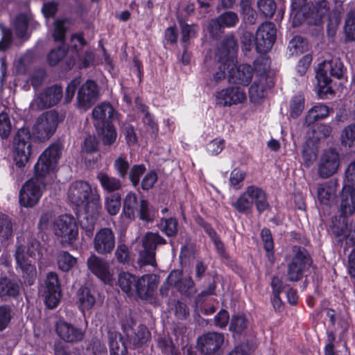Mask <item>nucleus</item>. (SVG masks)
Here are the masks:
<instances>
[{
	"instance_id": "1",
	"label": "nucleus",
	"mask_w": 355,
	"mask_h": 355,
	"mask_svg": "<svg viewBox=\"0 0 355 355\" xmlns=\"http://www.w3.org/2000/svg\"><path fill=\"white\" fill-rule=\"evenodd\" d=\"M61 156L57 144L50 145L39 157L35 165V177L26 181L19 195V202L24 207H33L40 201L45 189L44 178L53 173Z\"/></svg>"
},
{
	"instance_id": "2",
	"label": "nucleus",
	"mask_w": 355,
	"mask_h": 355,
	"mask_svg": "<svg viewBox=\"0 0 355 355\" xmlns=\"http://www.w3.org/2000/svg\"><path fill=\"white\" fill-rule=\"evenodd\" d=\"M67 198L76 206L84 207V214L80 220V227L85 235L91 238L101 211V197L97 189H92L87 182L75 181L69 187Z\"/></svg>"
},
{
	"instance_id": "3",
	"label": "nucleus",
	"mask_w": 355,
	"mask_h": 355,
	"mask_svg": "<svg viewBox=\"0 0 355 355\" xmlns=\"http://www.w3.org/2000/svg\"><path fill=\"white\" fill-rule=\"evenodd\" d=\"M40 243L30 234H24L17 239L15 259L16 269L19 270L24 283L33 285L37 278L35 259L40 254Z\"/></svg>"
},
{
	"instance_id": "4",
	"label": "nucleus",
	"mask_w": 355,
	"mask_h": 355,
	"mask_svg": "<svg viewBox=\"0 0 355 355\" xmlns=\"http://www.w3.org/2000/svg\"><path fill=\"white\" fill-rule=\"evenodd\" d=\"M238 51L237 41L232 35H227L219 44L216 51V58L220 63L218 71L214 75V80L218 83L226 76L227 70L229 73L233 64V57Z\"/></svg>"
},
{
	"instance_id": "5",
	"label": "nucleus",
	"mask_w": 355,
	"mask_h": 355,
	"mask_svg": "<svg viewBox=\"0 0 355 355\" xmlns=\"http://www.w3.org/2000/svg\"><path fill=\"white\" fill-rule=\"evenodd\" d=\"M63 119V115L54 110L42 113L33 126V136L40 141L49 140L55 133L58 123Z\"/></svg>"
},
{
	"instance_id": "6",
	"label": "nucleus",
	"mask_w": 355,
	"mask_h": 355,
	"mask_svg": "<svg viewBox=\"0 0 355 355\" xmlns=\"http://www.w3.org/2000/svg\"><path fill=\"white\" fill-rule=\"evenodd\" d=\"M344 74V66L339 58H332L330 60H324L318 66L316 78L320 86V92L331 93L332 89L328 85L331 78L340 79Z\"/></svg>"
},
{
	"instance_id": "7",
	"label": "nucleus",
	"mask_w": 355,
	"mask_h": 355,
	"mask_svg": "<svg viewBox=\"0 0 355 355\" xmlns=\"http://www.w3.org/2000/svg\"><path fill=\"white\" fill-rule=\"evenodd\" d=\"M293 257L288 264L287 279L290 282H298L302 279L304 272L309 269L312 260L308 251L302 247H293Z\"/></svg>"
},
{
	"instance_id": "8",
	"label": "nucleus",
	"mask_w": 355,
	"mask_h": 355,
	"mask_svg": "<svg viewBox=\"0 0 355 355\" xmlns=\"http://www.w3.org/2000/svg\"><path fill=\"white\" fill-rule=\"evenodd\" d=\"M13 159L17 166L24 167L29 160L31 153L30 131L21 128L17 132L13 143Z\"/></svg>"
},
{
	"instance_id": "9",
	"label": "nucleus",
	"mask_w": 355,
	"mask_h": 355,
	"mask_svg": "<svg viewBox=\"0 0 355 355\" xmlns=\"http://www.w3.org/2000/svg\"><path fill=\"white\" fill-rule=\"evenodd\" d=\"M63 97L61 86L53 85L46 87L41 92L36 93L30 104L33 110H42L56 105Z\"/></svg>"
},
{
	"instance_id": "10",
	"label": "nucleus",
	"mask_w": 355,
	"mask_h": 355,
	"mask_svg": "<svg viewBox=\"0 0 355 355\" xmlns=\"http://www.w3.org/2000/svg\"><path fill=\"white\" fill-rule=\"evenodd\" d=\"M53 231L55 234L61 239L62 243H73L78 234L76 218L70 214L60 216L53 222Z\"/></svg>"
},
{
	"instance_id": "11",
	"label": "nucleus",
	"mask_w": 355,
	"mask_h": 355,
	"mask_svg": "<svg viewBox=\"0 0 355 355\" xmlns=\"http://www.w3.org/2000/svg\"><path fill=\"white\" fill-rule=\"evenodd\" d=\"M276 34L275 25L272 22L262 23L259 26L254 37L257 51L260 53L269 51L276 40Z\"/></svg>"
},
{
	"instance_id": "12",
	"label": "nucleus",
	"mask_w": 355,
	"mask_h": 355,
	"mask_svg": "<svg viewBox=\"0 0 355 355\" xmlns=\"http://www.w3.org/2000/svg\"><path fill=\"white\" fill-rule=\"evenodd\" d=\"M164 243V239L158 234L147 233L143 239V249L139 251V262L141 265L155 266L156 247Z\"/></svg>"
},
{
	"instance_id": "13",
	"label": "nucleus",
	"mask_w": 355,
	"mask_h": 355,
	"mask_svg": "<svg viewBox=\"0 0 355 355\" xmlns=\"http://www.w3.org/2000/svg\"><path fill=\"white\" fill-rule=\"evenodd\" d=\"M99 95L97 84L91 80H87L78 90L77 107L86 111L98 100Z\"/></svg>"
},
{
	"instance_id": "14",
	"label": "nucleus",
	"mask_w": 355,
	"mask_h": 355,
	"mask_svg": "<svg viewBox=\"0 0 355 355\" xmlns=\"http://www.w3.org/2000/svg\"><path fill=\"white\" fill-rule=\"evenodd\" d=\"M340 163L338 153L333 148L324 151L318 164V172L322 178H328L335 174Z\"/></svg>"
},
{
	"instance_id": "15",
	"label": "nucleus",
	"mask_w": 355,
	"mask_h": 355,
	"mask_svg": "<svg viewBox=\"0 0 355 355\" xmlns=\"http://www.w3.org/2000/svg\"><path fill=\"white\" fill-rule=\"evenodd\" d=\"M329 10V3L326 0L317 2L311 10L307 17V24L310 26L309 31L313 35H320L323 30V17Z\"/></svg>"
},
{
	"instance_id": "16",
	"label": "nucleus",
	"mask_w": 355,
	"mask_h": 355,
	"mask_svg": "<svg viewBox=\"0 0 355 355\" xmlns=\"http://www.w3.org/2000/svg\"><path fill=\"white\" fill-rule=\"evenodd\" d=\"M115 245V236L113 231L107 227L100 229L94 239V248L100 254L110 253Z\"/></svg>"
},
{
	"instance_id": "17",
	"label": "nucleus",
	"mask_w": 355,
	"mask_h": 355,
	"mask_svg": "<svg viewBox=\"0 0 355 355\" xmlns=\"http://www.w3.org/2000/svg\"><path fill=\"white\" fill-rule=\"evenodd\" d=\"M55 331L60 339L70 343L81 341L84 337L82 329L63 320L56 322Z\"/></svg>"
},
{
	"instance_id": "18",
	"label": "nucleus",
	"mask_w": 355,
	"mask_h": 355,
	"mask_svg": "<svg viewBox=\"0 0 355 355\" xmlns=\"http://www.w3.org/2000/svg\"><path fill=\"white\" fill-rule=\"evenodd\" d=\"M224 343V336L222 334L209 332L198 339V345L201 353L212 354L217 352Z\"/></svg>"
},
{
	"instance_id": "19",
	"label": "nucleus",
	"mask_w": 355,
	"mask_h": 355,
	"mask_svg": "<svg viewBox=\"0 0 355 355\" xmlns=\"http://www.w3.org/2000/svg\"><path fill=\"white\" fill-rule=\"evenodd\" d=\"M238 22V15L233 11H227L211 19L208 24L207 29L212 37H216L221 28L234 27Z\"/></svg>"
},
{
	"instance_id": "20",
	"label": "nucleus",
	"mask_w": 355,
	"mask_h": 355,
	"mask_svg": "<svg viewBox=\"0 0 355 355\" xmlns=\"http://www.w3.org/2000/svg\"><path fill=\"white\" fill-rule=\"evenodd\" d=\"M87 266L92 272L104 283L111 284L113 279L107 262L93 254L87 259Z\"/></svg>"
},
{
	"instance_id": "21",
	"label": "nucleus",
	"mask_w": 355,
	"mask_h": 355,
	"mask_svg": "<svg viewBox=\"0 0 355 355\" xmlns=\"http://www.w3.org/2000/svg\"><path fill=\"white\" fill-rule=\"evenodd\" d=\"M233 62L234 60H233ZM253 69L250 64H243L235 66L234 63L229 71V82L234 84L248 85L252 80Z\"/></svg>"
},
{
	"instance_id": "22",
	"label": "nucleus",
	"mask_w": 355,
	"mask_h": 355,
	"mask_svg": "<svg viewBox=\"0 0 355 355\" xmlns=\"http://www.w3.org/2000/svg\"><path fill=\"white\" fill-rule=\"evenodd\" d=\"M216 103L220 106H230L242 103L245 99V92L241 88L235 87L223 89L217 93Z\"/></svg>"
},
{
	"instance_id": "23",
	"label": "nucleus",
	"mask_w": 355,
	"mask_h": 355,
	"mask_svg": "<svg viewBox=\"0 0 355 355\" xmlns=\"http://www.w3.org/2000/svg\"><path fill=\"white\" fill-rule=\"evenodd\" d=\"M94 125L97 127L105 125L116 117L113 107L108 103H103L94 107L92 111Z\"/></svg>"
},
{
	"instance_id": "24",
	"label": "nucleus",
	"mask_w": 355,
	"mask_h": 355,
	"mask_svg": "<svg viewBox=\"0 0 355 355\" xmlns=\"http://www.w3.org/2000/svg\"><path fill=\"white\" fill-rule=\"evenodd\" d=\"M340 216L347 217L355 211V189L350 186H345L341 194L340 206Z\"/></svg>"
},
{
	"instance_id": "25",
	"label": "nucleus",
	"mask_w": 355,
	"mask_h": 355,
	"mask_svg": "<svg viewBox=\"0 0 355 355\" xmlns=\"http://www.w3.org/2000/svg\"><path fill=\"white\" fill-rule=\"evenodd\" d=\"M159 279L156 275H146L139 279L137 295L141 298L151 296L157 289Z\"/></svg>"
},
{
	"instance_id": "26",
	"label": "nucleus",
	"mask_w": 355,
	"mask_h": 355,
	"mask_svg": "<svg viewBox=\"0 0 355 355\" xmlns=\"http://www.w3.org/2000/svg\"><path fill=\"white\" fill-rule=\"evenodd\" d=\"M19 290L20 285L15 279L6 276L0 277V298L3 301L17 297Z\"/></svg>"
},
{
	"instance_id": "27",
	"label": "nucleus",
	"mask_w": 355,
	"mask_h": 355,
	"mask_svg": "<svg viewBox=\"0 0 355 355\" xmlns=\"http://www.w3.org/2000/svg\"><path fill=\"white\" fill-rule=\"evenodd\" d=\"M246 195H248L252 204L254 203L257 211L261 213L270 207L266 192L257 186H249L246 189Z\"/></svg>"
},
{
	"instance_id": "28",
	"label": "nucleus",
	"mask_w": 355,
	"mask_h": 355,
	"mask_svg": "<svg viewBox=\"0 0 355 355\" xmlns=\"http://www.w3.org/2000/svg\"><path fill=\"white\" fill-rule=\"evenodd\" d=\"M272 85V79L268 76H261L255 80L249 88V96L252 101L256 103L264 97L267 87Z\"/></svg>"
},
{
	"instance_id": "29",
	"label": "nucleus",
	"mask_w": 355,
	"mask_h": 355,
	"mask_svg": "<svg viewBox=\"0 0 355 355\" xmlns=\"http://www.w3.org/2000/svg\"><path fill=\"white\" fill-rule=\"evenodd\" d=\"M118 284L123 292L129 296L137 294V287H139V279L135 275L123 272L119 275Z\"/></svg>"
},
{
	"instance_id": "30",
	"label": "nucleus",
	"mask_w": 355,
	"mask_h": 355,
	"mask_svg": "<svg viewBox=\"0 0 355 355\" xmlns=\"http://www.w3.org/2000/svg\"><path fill=\"white\" fill-rule=\"evenodd\" d=\"M97 180L103 189L107 193H116L121 188L122 184L119 179L101 171L97 174Z\"/></svg>"
},
{
	"instance_id": "31",
	"label": "nucleus",
	"mask_w": 355,
	"mask_h": 355,
	"mask_svg": "<svg viewBox=\"0 0 355 355\" xmlns=\"http://www.w3.org/2000/svg\"><path fill=\"white\" fill-rule=\"evenodd\" d=\"M329 113V106L322 103L316 104L309 110L305 119L306 123L309 125L314 123L318 120L327 118Z\"/></svg>"
},
{
	"instance_id": "32",
	"label": "nucleus",
	"mask_w": 355,
	"mask_h": 355,
	"mask_svg": "<svg viewBox=\"0 0 355 355\" xmlns=\"http://www.w3.org/2000/svg\"><path fill=\"white\" fill-rule=\"evenodd\" d=\"M121 207V197L119 193H107L104 197V207L110 216L116 215Z\"/></svg>"
},
{
	"instance_id": "33",
	"label": "nucleus",
	"mask_w": 355,
	"mask_h": 355,
	"mask_svg": "<svg viewBox=\"0 0 355 355\" xmlns=\"http://www.w3.org/2000/svg\"><path fill=\"white\" fill-rule=\"evenodd\" d=\"M95 302V297L91 293L88 288L85 287L79 290L78 293V302L79 309L83 313L92 309Z\"/></svg>"
},
{
	"instance_id": "34",
	"label": "nucleus",
	"mask_w": 355,
	"mask_h": 355,
	"mask_svg": "<svg viewBox=\"0 0 355 355\" xmlns=\"http://www.w3.org/2000/svg\"><path fill=\"white\" fill-rule=\"evenodd\" d=\"M343 32L346 40L355 41V8L351 9L347 12Z\"/></svg>"
},
{
	"instance_id": "35",
	"label": "nucleus",
	"mask_w": 355,
	"mask_h": 355,
	"mask_svg": "<svg viewBox=\"0 0 355 355\" xmlns=\"http://www.w3.org/2000/svg\"><path fill=\"white\" fill-rule=\"evenodd\" d=\"M137 206V198L136 194L132 192H128L123 200V214L129 218L133 219L135 216V209Z\"/></svg>"
},
{
	"instance_id": "36",
	"label": "nucleus",
	"mask_w": 355,
	"mask_h": 355,
	"mask_svg": "<svg viewBox=\"0 0 355 355\" xmlns=\"http://www.w3.org/2000/svg\"><path fill=\"white\" fill-rule=\"evenodd\" d=\"M109 339L110 355H127V349L121 340L120 334H110Z\"/></svg>"
},
{
	"instance_id": "37",
	"label": "nucleus",
	"mask_w": 355,
	"mask_h": 355,
	"mask_svg": "<svg viewBox=\"0 0 355 355\" xmlns=\"http://www.w3.org/2000/svg\"><path fill=\"white\" fill-rule=\"evenodd\" d=\"M30 17L24 14H19L12 21V27L18 37H25Z\"/></svg>"
},
{
	"instance_id": "38",
	"label": "nucleus",
	"mask_w": 355,
	"mask_h": 355,
	"mask_svg": "<svg viewBox=\"0 0 355 355\" xmlns=\"http://www.w3.org/2000/svg\"><path fill=\"white\" fill-rule=\"evenodd\" d=\"M59 269L63 272H68L77 263V259L68 252H61L57 258Z\"/></svg>"
},
{
	"instance_id": "39",
	"label": "nucleus",
	"mask_w": 355,
	"mask_h": 355,
	"mask_svg": "<svg viewBox=\"0 0 355 355\" xmlns=\"http://www.w3.org/2000/svg\"><path fill=\"white\" fill-rule=\"evenodd\" d=\"M288 49L291 55H298L308 49V44L305 40L300 36H295L290 42Z\"/></svg>"
},
{
	"instance_id": "40",
	"label": "nucleus",
	"mask_w": 355,
	"mask_h": 355,
	"mask_svg": "<svg viewBox=\"0 0 355 355\" xmlns=\"http://www.w3.org/2000/svg\"><path fill=\"white\" fill-rule=\"evenodd\" d=\"M335 195V188L327 183L320 184L318 188V198L322 204L328 205Z\"/></svg>"
},
{
	"instance_id": "41",
	"label": "nucleus",
	"mask_w": 355,
	"mask_h": 355,
	"mask_svg": "<svg viewBox=\"0 0 355 355\" xmlns=\"http://www.w3.org/2000/svg\"><path fill=\"white\" fill-rule=\"evenodd\" d=\"M13 234V225L10 217L6 214H0V237L3 240H8Z\"/></svg>"
},
{
	"instance_id": "42",
	"label": "nucleus",
	"mask_w": 355,
	"mask_h": 355,
	"mask_svg": "<svg viewBox=\"0 0 355 355\" xmlns=\"http://www.w3.org/2000/svg\"><path fill=\"white\" fill-rule=\"evenodd\" d=\"M157 211L150 206L146 200H141L139 204V218L145 222H151L156 216Z\"/></svg>"
},
{
	"instance_id": "43",
	"label": "nucleus",
	"mask_w": 355,
	"mask_h": 355,
	"mask_svg": "<svg viewBox=\"0 0 355 355\" xmlns=\"http://www.w3.org/2000/svg\"><path fill=\"white\" fill-rule=\"evenodd\" d=\"M254 67L257 76H267L270 68V60L266 55H261L254 60Z\"/></svg>"
},
{
	"instance_id": "44",
	"label": "nucleus",
	"mask_w": 355,
	"mask_h": 355,
	"mask_svg": "<svg viewBox=\"0 0 355 355\" xmlns=\"http://www.w3.org/2000/svg\"><path fill=\"white\" fill-rule=\"evenodd\" d=\"M340 139L342 144L346 147L355 146V124L348 125L343 129Z\"/></svg>"
},
{
	"instance_id": "45",
	"label": "nucleus",
	"mask_w": 355,
	"mask_h": 355,
	"mask_svg": "<svg viewBox=\"0 0 355 355\" xmlns=\"http://www.w3.org/2000/svg\"><path fill=\"white\" fill-rule=\"evenodd\" d=\"M304 97L300 94L296 95L291 101L290 116L294 119L298 117L304 110Z\"/></svg>"
},
{
	"instance_id": "46",
	"label": "nucleus",
	"mask_w": 355,
	"mask_h": 355,
	"mask_svg": "<svg viewBox=\"0 0 355 355\" xmlns=\"http://www.w3.org/2000/svg\"><path fill=\"white\" fill-rule=\"evenodd\" d=\"M101 139L105 145L112 144L116 139V131L114 126L110 123L101 125Z\"/></svg>"
},
{
	"instance_id": "47",
	"label": "nucleus",
	"mask_w": 355,
	"mask_h": 355,
	"mask_svg": "<svg viewBox=\"0 0 355 355\" xmlns=\"http://www.w3.org/2000/svg\"><path fill=\"white\" fill-rule=\"evenodd\" d=\"M257 6L261 14L266 17L271 18L276 10V3L274 0H259Z\"/></svg>"
},
{
	"instance_id": "48",
	"label": "nucleus",
	"mask_w": 355,
	"mask_h": 355,
	"mask_svg": "<svg viewBox=\"0 0 355 355\" xmlns=\"http://www.w3.org/2000/svg\"><path fill=\"white\" fill-rule=\"evenodd\" d=\"M318 150L314 146H311L309 144H305L302 149V158L304 165L309 167L316 159Z\"/></svg>"
},
{
	"instance_id": "49",
	"label": "nucleus",
	"mask_w": 355,
	"mask_h": 355,
	"mask_svg": "<svg viewBox=\"0 0 355 355\" xmlns=\"http://www.w3.org/2000/svg\"><path fill=\"white\" fill-rule=\"evenodd\" d=\"M232 205L239 212L243 213L250 210L253 205L248 195H246L245 191Z\"/></svg>"
},
{
	"instance_id": "50",
	"label": "nucleus",
	"mask_w": 355,
	"mask_h": 355,
	"mask_svg": "<svg viewBox=\"0 0 355 355\" xmlns=\"http://www.w3.org/2000/svg\"><path fill=\"white\" fill-rule=\"evenodd\" d=\"M160 230L168 236H173L176 235L178 232V222L175 218L162 220Z\"/></svg>"
},
{
	"instance_id": "51",
	"label": "nucleus",
	"mask_w": 355,
	"mask_h": 355,
	"mask_svg": "<svg viewBox=\"0 0 355 355\" xmlns=\"http://www.w3.org/2000/svg\"><path fill=\"white\" fill-rule=\"evenodd\" d=\"M158 345L166 355H178L175 346L170 337L164 336L160 338L158 341Z\"/></svg>"
},
{
	"instance_id": "52",
	"label": "nucleus",
	"mask_w": 355,
	"mask_h": 355,
	"mask_svg": "<svg viewBox=\"0 0 355 355\" xmlns=\"http://www.w3.org/2000/svg\"><path fill=\"white\" fill-rule=\"evenodd\" d=\"M248 320L243 315H234L232 318L230 329L236 333L242 332L247 327Z\"/></svg>"
},
{
	"instance_id": "53",
	"label": "nucleus",
	"mask_w": 355,
	"mask_h": 355,
	"mask_svg": "<svg viewBox=\"0 0 355 355\" xmlns=\"http://www.w3.org/2000/svg\"><path fill=\"white\" fill-rule=\"evenodd\" d=\"M179 292L187 296L191 295L196 293L194 282L191 277L188 276L179 279Z\"/></svg>"
},
{
	"instance_id": "54",
	"label": "nucleus",
	"mask_w": 355,
	"mask_h": 355,
	"mask_svg": "<svg viewBox=\"0 0 355 355\" xmlns=\"http://www.w3.org/2000/svg\"><path fill=\"white\" fill-rule=\"evenodd\" d=\"M12 124L8 114L4 112L0 113V137L7 138L11 131Z\"/></svg>"
},
{
	"instance_id": "55",
	"label": "nucleus",
	"mask_w": 355,
	"mask_h": 355,
	"mask_svg": "<svg viewBox=\"0 0 355 355\" xmlns=\"http://www.w3.org/2000/svg\"><path fill=\"white\" fill-rule=\"evenodd\" d=\"M261 236L263 244V247L266 251L268 252V258L270 259V256H272L274 243L270 230L267 228H263L261 230Z\"/></svg>"
},
{
	"instance_id": "56",
	"label": "nucleus",
	"mask_w": 355,
	"mask_h": 355,
	"mask_svg": "<svg viewBox=\"0 0 355 355\" xmlns=\"http://www.w3.org/2000/svg\"><path fill=\"white\" fill-rule=\"evenodd\" d=\"M150 336V334L147 327L144 325H140L134 337L132 338V340L134 345H141L147 342Z\"/></svg>"
},
{
	"instance_id": "57",
	"label": "nucleus",
	"mask_w": 355,
	"mask_h": 355,
	"mask_svg": "<svg viewBox=\"0 0 355 355\" xmlns=\"http://www.w3.org/2000/svg\"><path fill=\"white\" fill-rule=\"evenodd\" d=\"M44 297L46 306L50 309L55 308L60 298V290L44 291Z\"/></svg>"
},
{
	"instance_id": "58",
	"label": "nucleus",
	"mask_w": 355,
	"mask_h": 355,
	"mask_svg": "<svg viewBox=\"0 0 355 355\" xmlns=\"http://www.w3.org/2000/svg\"><path fill=\"white\" fill-rule=\"evenodd\" d=\"M146 167L143 164L134 165L130 170L129 178L132 185L136 187L140 182V177L144 173Z\"/></svg>"
},
{
	"instance_id": "59",
	"label": "nucleus",
	"mask_w": 355,
	"mask_h": 355,
	"mask_svg": "<svg viewBox=\"0 0 355 355\" xmlns=\"http://www.w3.org/2000/svg\"><path fill=\"white\" fill-rule=\"evenodd\" d=\"M12 318L11 309L7 305L0 306V331L4 330Z\"/></svg>"
},
{
	"instance_id": "60",
	"label": "nucleus",
	"mask_w": 355,
	"mask_h": 355,
	"mask_svg": "<svg viewBox=\"0 0 355 355\" xmlns=\"http://www.w3.org/2000/svg\"><path fill=\"white\" fill-rule=\"evenodd\" d=\"M66 55V50L64 47L60 46L57 49L51 50L47 56L49 63L56 65Z\"/></svg>"
},
{
	"instance_id": "61",
	"label": "nucleus",
	"mask_w": 355,
	"mask_h": 355,
	"mask_svg": "<svg viewBox=\"0 0 355 355\" xmlns=\"http://www.w3.org/2000/svg\"><path fill=\"white\" fill-rule=\"evenodd\" d=\"M225 141L223 139H215L207 146V150L211 155H217L223 150Z\"/></svg>"
},
{
	"instance_id": "62",
	"label": "nucleus",
	"mask_w": 355,
	"mask_h": 355,
	"mask_svg": "<svg viewBox=\"0 0 355 355\" xmlns=\"http://www.w3.org/2000/svg\"><path fill=\"white\" fill-rule=\"evenodd\" d=\"M178 284V273L172 271L166 279V284L161 287L160 293L162 295H167L170 289L173 290Z\"/></svg>"
},
{
	"instance_id": "63",
	"label": "nucleus",
	"mask_w": 355,
	"mask_h": 355,
	"mask_svg": "<svg viewBox=\"0 0 355 355\" xmlns=\"http://www.w3.org/2000/svg\"><path fill=\"white\" fill-rule=\"evenodd\" d=\"M64 20H56L54 23L55 28L53 36L55 41L63 42L65 37L66 28Z\"/></svg>"
},
{
	"instance_id": "64",
	"label": "nucleus",
	"mask_w": 355,
	"mask_h": 355,
	"mask_svg": "<svg viewBox=\"0 0 355 355\" xmlns=\"http://www.w3.org/2000/svg\"><path fill=\"white\" fill-rule=\"evenodd\" d=\"M114 166L121 178H124L126 176L129 163L124 157L122 156L119 157L114 161Z\"/></svg>"
}]
</instances>
